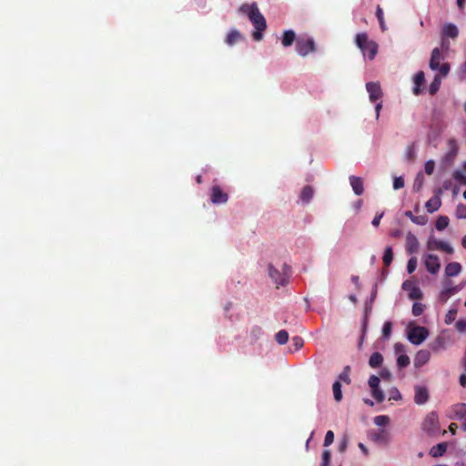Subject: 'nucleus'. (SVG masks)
Returning <instances> with one entry per match:
<instances>
[{
	"label": "nucleus",
	"mask_w": 466,
	"mask_h": 466,
	"mask_svg": "<svg viewBox=\"0 0 466 466\" xmlns=\"http://www.w3.org/2000/svg\"><path fill=\"white\" fill-rule=\"evenodd\" d=\"M456 216L458 218H466V206L460 204L456 208Z\"/></svg>",
	"instance_id": "42"
},
{
	"label": "nucleus",
	"mask_w": 466,
	"mask_h": 466,
	"mask_svg": "<svg viewBox=\"0 0 466 466\" xmlns=\"http://www.w3.org/2000/svg\"><path fill=\"white\" fill-rule=\"evenodd\" d=\"M424 264L428 272L433 275L437 274L441 268L439 258L433 254H428L425 257Z\"/></svg>",
	"instance_id": "11"
},
{
	"label": "nucleus",
	"mask_w": 466,
	"mask_h": 466,
	"mask_svg": "<svg viewBox=\"0 0 466 466\" xmlns=\"http://www.w3.org/2000/svg\"><path fill=\"white\" fill-rule=\"evenodd\" d=\"M242 35L240 34V32L237 29H232L230 30L228 35H227V37H226V43L228 45V46H233L237 43H238L239 41L242 40Z\"/></svg>",
	"instance_id": "19"
},
{
	"label": "nucleus",
	"mask_w": 466,
	"mask_h": 466,
	"mask_svg": "<svg viewBox=\"0 0 466 466\" xmlns=\"http://www.w3.org/2000/svg\"><path fill=\"white\" fill-rule=\"evenodd\" d=\"M439 243H441V240H437V239H430L428 241V249L430 250H435V249H439Z\"/></svg>",
	"instance_id": "51"
},
{
	"label": "nucleus",
	"mask_w": 466,
	"mask_h": 466,
	"mask_svg": "<svg viewBox=\"0 0 466 466\" xmlns=\"http://www.w3.org/2000/svg\"><path fill=\"white\" fill-rule=\"evenodd\" d=\"M404 187V180L401 177H395L393 180V188L400 189Z\"/></svg>",
	"instance_id": "50"
},
{
	"label": "nucleus",
	"mask_w": 466,
	"mask_h": 466,
	"mask_svg": "<svg viewBox=\"0 0 466 466\" xmlns=\"http://www.w3.org/2000/svg\"><path fill=\"white\" fill-rule=\"evenodd\" d=\"M350 182L354 193L357 196L362 195L364 191L362 179L359 177L350 176Z\"/></svg>",
	"instance_id": "17"
},
{
	"label": "nucleus",
	"mask_w": 466,
	"mask_h": 466,
	"mask_svg": "<svg viewBox=\"0 0 466 466\" xmlns=\"http://www.w3.org/2000/svg\"><path fill=\"white\" fill-rule=\"evenodd\" d=\"M383 357L380 352H374L370 355L369 365L371 368H378L382 364Z\"/></svg>",
	"instance_id": "26"
},
{
	"label": "nucleus",
	"mask_w": 466,
	"mask_h": 466,
	"mask_svg": "<svg viewBox=\"0 0 466 466\" xmlns=\"http://www.w3.org/2000/svg\"><path fill=\"white\" fill-rule=\"evenodd\" d=\"M228 199V194L223 192L219 186L212 187L210 200L213 204H224Z\"/></svg>",
	"instance_id": "13"
},
{
	"label": "nucleus",
	"mask_w": 466,
	"mask_h": 466,
	"mask_svg": "<svg viewBox=\"0 0 466 466\" xmlns=\"http://www.w3.org/2000/svg\"><path fill=\"white\" fill-rule=\"evenodd\" d=\"M451 419L462 420L461 430L466 432V403H457L451 406Z\"/></svg>",
	"instance_id": "10"
},
{
	"label": "nucleus",
	"mask_w": 466,
	"mask_h": 466,
	"mask_svg": "<svg viewBox=\"0 0 466 466\" xmlns=\"http://www.w3.org/2000/svg\"><path fill=\"white\" fill-rule=\"evenodd\" d=\"M332 390L334 399L336 401H340L342 400V391H341V384L339 380H337L332 385Z\"/></svg>",
	"instance_id": "31"
},
{
	"label": "nucleus",
	"mask_w": 466,
	"mask_h": 466,
	"mask_svg": "<svg viewBox=\"0 0 466 466\" xmlns=\"http://www.w3.org/2000/svg\"><path fill=\"white\" fill-rule=\"evenodd\" d=\"M438 246H439V250L445 251L448 254L453 253L452 247L450 244H448L447 242L441 241V243H439Z\"/></svg>",
	"instance_id": "44"
},
{
	"label": "nucleus",
	"mask_w": 466,
	"mask_h": 466,
	"mask_svg": "<svg viewBox=\"0 0 466 466\" xmlns=\"http://www.w3.org/2000/svg\"><path fill=\"white\" fill-rule=\"evenodd\" d=\"M314 190L311 186H305L300 193V199L304 203H309L313 198Z\"/></svg>",
	"instance_id": "23"
},
{
	"label": "nucleus",
	"mask_w": 466,
	"mask_h": 466,
	"mask_svg": "<svg viewBox=\"0 0 466 466\" xmlns=\"http://www.w3.org/2000/svg\"><path fill=\"white\" fill-rule=\"evenodd\" d=\"M450 151L447 153V157H453L457 154L458 147L454 139L449 140Z\"/></svg>",
	"instance_id": "37"
},
{
	"label": "nucleus",
	"mask_w": 466,
	"mask_h": 466,
	"mask_svg": "<svg viewBox=\"0 0 466 466\" xmlns=\"http://www.w3.org/2000/svg\"><path fill=\"white\" fill-rule=\"evenodd\" d=\"M430 360V352L425 350H421L417 352L415 359H414V364L416 367H420L424 365L428 360Z\"/></svg>",
	"instance_id": "20"
},
{
	"label": "nucleus",
	"mask_w": 466,
	"mask_h": 466,
	"mask_svg": "<svg viewBox=\"0 0 466 466\" xmlns=\"http://www.w3.org/2000/svg\"><path fill=\"white\" fill-rule=\"evenodd\" d=\"M292 343H293V346L295 347V350H299L303 347L304 340L302 338H300L299 336H295L292 338Z\"/></svg>",
	"instance_id": "45"
},
{
	"label": "nucleus",
	"mask_w": 466,
	"mask_h": 466,
	"mask_svg": "<svg viewBox=\"0 0 466 466\" xmlns=\"http://www.w3.org/2000/svg\"><path fill=\"white\" fill-rule=\"evenodd\" d=\"M376 16H377L379 21L384 20L383 11H382V8L380 5H378L377 9H376Z\"/></svg>",
	"instance_id": "56"
},
{
	"label": "nucleus",
	"mask_w": 466,
	"mask_h": 466,
	"mask_svg": "<svg viewBox=\"0 0 466 466\" xmlns=\"http://www.w3.org/2000/svg\"><path fill=\"white\" fill-rule=\"evenodd\" d=\"M240 11L247 14L249 20L252 22L256 31L253 33V38L256 41H260L262 39V32L267 27L266 19L263 15L259 12L258 5L253 3L251 5H242L240 6Z\"/></svg>",
	"instance_id": "1"
},
{
	"label": "nucleus",
	"mask_w": 466,
	"mask_h": 466,
	"mask_svg": "<svg viewBox=\"0 0 466 466\" xmlns=\"http://www.w3.org/2000/svg\"><path fill=\"white\" fill-rule=\"evenodd\" d=\"M443 339L441 337H438L437 339L431 344V350L437 351L441 347H442Z\"/></svg>",
	"instance_id": "52"
},
{
	"label": "nucleus",
	"mask_w": 466,
	"mask_h": 466,
	"mask_svg": "<svg viewBox=\"0 0 466 466\" xmlns=\"http://www.w3.org/2000/svg\"><path fill=\"white\" fill-rule=\"evenodd\" d=\"M349 371H350V367L347 366L344 370L339 374V379L342 381H344L345 383L347 384H350L351 382L350 380V375H349Z\"/></svg>",
	"instance_id": "41"
},
{
	"label": "nucleus",
	"mask_w": 466,
	"mask_h": 466,
	"mask_svg": "<svg viewBox=\"0 0 466 466\" xmlns=\"http://www.w3.org/2000/svg\"><path fill=\"white\" fill-rule=\"evenodd\" d=\"M296 34L293 30H286L283 33L281 43L284 47L290 46L296 41Z\"/></svg>",
	"instance_id": "22"
},
{
	"label": "nucleus",
	"mask_w": 466,
	"mask_h": 466,
	"mask_svg": "<svg viewBox=\"0 0 466 466\" xmlns=\"http://www.w3.org/2000/svg\"><path fill=\"white\" fill-rule=\"evenodd\" d=\"M389 400H401L400 392L396 388L390 390Z\"/></svg>",
	"instance_id": "49"
},
{
	"label": "nucleus",
	"mask_w": 466,
	"mask_h": 466,
	"mask_svg": "<svg viewBox=\"0 0 466 466\" xmlns=\"http://www.w3.org/2000/svg\"><path fill=\"white\" fill-rule=\"evenodd\" d=\"M423 184V177L418 176L414 184H413V190L420 191Z\"/></svg>",
	"instance_id": "54"
},
{
	"label": "nucleus",
	"mask_w": 466,
	"mask_h": 466,
	"mask_svg": "<svg viewBox=\"0 0 466 466\" xmlns=\"http://www.w3.org/2000/svg\"><path fill=\"white\" fill-rule=\"evenodd\" d=\"M441 86V77L436 75L434 79L432 80V82L431 83L430 85V87H429V92L431 95H434L437 93V91L439 90Z\"/></svg>",
	"instance_id": "32"
},
{
	"label": "nucleus",
	"mask_w": 466,
	"mask_h": 466,
	"mask_svg": "<svg viewBox=\"0 0 466 466\" xmlns=\"http://www.w3.org/2000/svg\"><path fill=\"white\" fill-rule=\"evenodd\" d=\"M434 167H435L434 161L433 160H428L425 163V167H424L426 174L431 175L433 173V171H434Z\"/></svg>",
	"instance_id": "47"
},
{
	"label": "nucleus",
	"mask_w": 466,
	"mask_h": 466,
	"mask_svg": "<svg viewBox=\"0 0 466 466\" xmlns=\"http://www.w3.org/2000/svg\"><path fill=\"white\" fill-rule=\"evenodd\" d=\"M457 429H458V426H457V424H456V423H454V422L451 423V424H450V426H449V431H450L451 432V434H453V435L456 433Z\"/></svg>",
	"instance_id": "60"
},
{
	"label": "nucleus",
	"mask_w": 466,
	"mask_h": 466,
	"mask_svg": "<svg viewBox=\"0 0 466 466\" xmlns=\"http://www.w3.org/2000/svg\"><path fill=\"white\" fill-rule=\"evenodd\" d=\"M459 31L455 25L448 24L443 27V35L447 37L456 38L458 36Z\"/></svg>",
	"instance_id": "25"
},
{
	"label": "nucleus",
	"mask_w": 466,
	"mask_h": 466,
	"mask_svg": "<svg viewBox=\"0 0 466 466\" xmlns=\"http://www.w3.org/2000/svg\"><path fill=\"white\" fill-rule=\"evenodd\" d=\"M380 378L376 375H371L369 379V386L371 390L372 397L377 402L381 403L385 400L384 392L380 389Z\"/></svg>",
	"instance_id": "8"
},
{
	"label": "nucleus",
	"mask_w": 466,
	"mask_h": 466,
	"mask_svg": "<svg viewBox=\"0 0 466 466\" xmlns=\"http://www.w3.org/2000/svg\"><path fill=\"white\" fill-rule=\"evenodd\" d=\"M380 376H381L383 379H389V378H390V372H389L388 370H382V371L380 372Z\"/></svg>",
	"instance_id": "62"
},
{
	"label": "nucleus",
	"mask_w": 466,
	"mask_h": 466,
	"mask_svg": "<svg viewBox=\"0 0 466 466\" xmlns=\"http://www.w3.org/2000/svg\"><path fill=\"white\" fill-rule=\"evenodd\" d=\"M425 81V76L422 71H419L415 76H414V87H413V93L414 95L418 96L420 94V86L424 84Z\"/></svg>",
	"instance_id": "21"
},
{
	"label": "nucleus",
	"mask_w": 466,
	"mask_h": 466,
	"mask_svg": "<svg viewBox=\"0 0 466 466\" xmlns=\"http://www.w3.org/2000/svg\"><path fill=\"white\" fill-rule=\"evenodd\" d=\"M429 331L426 328L417 326L410 329L408 334L409 340L415 345H420L428 337Z\"/></svg>",
	"instance_id": "7"
},
{
	"label": "nucleus",
	"mask_w": 466,
	"mask_h": 466,
	"mask_svg": "<svg viewBox=\"0 0 466 466\" xmlns=\"http://www.w3.org/2000/svg\"><path fill=\"white\" fill-rule=\"evenodd\" d=\"M457 1V5L460 9H462L464 7V3L466 0H456Z\"/></svg>",
	"instance_id": "63"
},
{
	"label": "nucleus",
	"mask_w": 466,
	"mask_h": 466,
	"mask_svg": "<svg viewBox=\"0 0 466 466\" xmlns=\"http://www.w3.org/2000/svg\"><path fill=\"white\" fill-rule=\"evenodd\" d=\"M407 157L409 160H413L415 157V151L413 147H410L407 152Z\"/></svg>",
	"instance_id": "58"
},
{
	"label": "nucleus",
	"mask_w": 466,
	"mask_h": 466,
	"mask_svg": "<svg viewBox=\"0 0 466 466\" xmlns=\"http://www.w3.org/2000/svg\"><path fill=\"white\" fill-rule=\"evenodd\" d=\"M366 89L371 102H376L382 96L380 85L377 82H369L366 84Z\"/></svg>",
	"instance_id": "12"
},
{
	"label": "nucleus",
	"mask_w": 466,
	"mask_h": 466,
	"mask_svg": "<svg viewBox=\"0 0 466 466\" xmlns=\"http://www.w3.org/2000/svg\"><path fill=\"white\" fill-rule=\"evenodd\" d=\"M393 260V250L391 247H386L382 258L383 265L389 267Z\"/></svg>",
	"instance_id": "28"
},
{
	"label": "nucleus",
	"mask_w": 466,
	"mask_h": 466,
	"mask_svg": "<svg viewBox=\"0 0 466 466\" xmlns=\"http://www.w3.org/2000/svg\"><path fill=\"white\" fill-rule=\"evenodd\" d=\"M461 78L466 77V61L460 67Z\"/></svg>",
	"instance_id": "57"
},
{
	"label": "nucleus",
	"mask_w": 466,
	"mask_h": 466,
	"mask_svg": "<svg viewBox=\"0 0 466 466\" xmlns=\"http://www.w3.org/2000/svg\"><path fill=\"white\" fill-rule=\"evenodd\" d=\"M429 391L426 387L416 386L414 401L418 405H423L429 400Z\"/></svg>",
	"instance_id": "15"
},
{
	"label": "nucleus",
	"mask_w": 466,
	"mask_h": 466,
	"mask_svg": "<svg viewBox=\"0 0 466 466\" xmlns=\"http://www.w3.org/2000/svg\"><path fill=\"white\" fill-rule=\"evenodd\" d=\"M442 60V56L441 51L438 47H435L431 52V56L430 59V67L432 70H439L440 74L442 76H446L450 72V65L448 63H443L441 65V61Z\"/></svg>",
	"instance_id": "4"
},
{
	"label": "nucleus",
	"mask_w": 466,
	"mask_h": 466,
	"mask_svg": "<svg viewBox=\"0 0 466 466\" xmlns=\"http://www.w3.org/2000/svg\"><path fill=\"white\" fill-rule=\"evenodd\" d=\"M356 45L364 56L368 55L370 60L377 55L378 45L374 41H370L366 33H360L356 35Z\"/></svg>",
	"instance_id": "2"
},
{
	"label": "nucleus",
	"mask_w": 466,
	"mask_h": 466,
	"mask_svg": "<svg viewBox=\"0 0 466 466\" xmlns=\"http://www.w3.org/2000/svg\"><path fill=\"white\" fill-rule=\"evenodd\" d=\"M410 364V358L407 355H400L397 359L399 368H406Z\"/></svg>",
	"instance_id": "36"
},
{
	"label": "nucleus",
	"mask_w": 466,
	"mask_h": 466,
	"mask_svg": "<svg viewBox=\"0 0 466 466\" xmlns=\"http://www.w3.org/2000/svg\"><path fill=\"white\" fill-rule=\"evenodd\" d=\"M381 108H382V104H381V102L377 103V104H376V106H375L376 118H377V119H378V118H379V116H380V112Z\"/></svg>",
	"instance_id": "59"
},
{
	"label": "nucleus",
	"mask_w": 466,
	"mask_h": 466,
	"mask_svg": "<svg viewBox=\"0 0 466 466\" xmlns=\"http://www.w3.org/2000/svg\"><path fill=\"white\" fill-rule=\"evenodd\" d=\"M441 193H442L441 188L436 189L435 196L426 202L425 207H426L428 212L432 213L441 208V201L440 198V195H441Z\"/></svg>",
	"instance_id": "14"
},
{
	"label": "nucleus",
	"mask_w": 466,
	"mask_h": 466,
	"mask_svg": "<svg viewBox=\"0 0 466 466\" xmlns=\"http://www.w3.org/2000/svg\"><path fill=\"white\" fill-rule=\"evenodd\" d=\"M458 291L457 287H446L443 290H441L440 294V299L441 301H447L449 298Z\"/></svg>",
	"instance_id": "27"
},
{
	"label": "nucleus",
	"mask_w": 466,
	"mask_h": 466,
	"mask_svg": "<svg viewBox=\"0 0 466 466\" xmlns=\"http://www.w3.org/2000/svg\"><path fill=\"white\" fill-rule=\"evenodd\" d=\"M453 177L456 181H458L460 184L461 185H465L466 186V175L462 172V171H460V170H456L454 173H453Z\"/></svg>",
	"instance_id": "38"
},
{
	"label": "nucleus",
	"mask_w": 466,
	"mask_h": 466,
	"mask_svg": "<svg viewBox=\"0 0 466 466\" xmlns=\"http://www.w3.org/2000/svg\"><path fill=\"white\" fill-rule=\"evenodd\" d=\"M451 185V182L450 180L445 181V182L443 183V187H444V189H445V190H448V189L450 188Z\"/></svg>",
	"instance_id": "64"
},
{
	"label": "nucleus",
	"mask_w": 466,
	"mask_h": 466,
	"mask_svg": "<svg viewBox=\"0 0 466 466\" xmlns=\"http://www.w3.org/2000/svg\"><path fill=\"white\" fill-rule=\"evenodd\" d=\"M417 268V258L411 257L407 263V271L409 274H411L415 271Z\"/></svg>",
	"instance_id": "39"
},
{
	"label": "nucleus",
	"mask_w": 466,
	"mask_h": 466,
	"mask_svg": "<svg viewBox=\"0 0 466 466\" xmlns=\"http://www.w3.org/2000/svg\"><path fill=\"white\" fill-rule=\"evenodd\" d=\"M289 340V333L285 330V329H282V330H279L277 334H276V341L279 344V345H284L288 342Z\"/></svg>",
	"instance_id": "33"
},
{
	"label": "nucleus",
	"mask_w": 466,
	"mask_h": 466,
	"mask_svg": "<svg viewBox=\"0 0 466 466\" xmlns=\"http://www.w3.org/2000/svg\"><path fill=\"white\" fill-rule=\"evenodd\" d=\"M456 328L460 332H466V319H460L456 322Z\"/></svg>",
	"instance_id": "53"
},
{
	"label": "nucleus",
	"mask_w": 466,
	"mask_h": 466,
	"mask_svg": "<svg viewBox=\"0 0 466 466\" xmlns=\"http://www.w3.org/2000/svg\"><path fill=\"white\" fill-rule=\"evenodd\" d=\"M382 217H383V213L377 214V215L374 217V218L372 219V222H371V223H372V225H373L374 227H378V226L380 225V219H381V218H382Z\"/></svg>",
	"instance_id": "55"
},
{
	"label": "nucleus",
	"mask_w": 466,
	"mask_h": 466,
	"mask_svg": "<svg viewBox=\"0 0 466 466\" xmlns=\"http://www.w3.org/2000/svg\"><path fill=\"white\" fill-rule=\"evenodd\" d=\"M421 429L430 436H435L440 433L441 427L439 417L436 411H431L423 420Z\"/></svg>",
	"instance_id": "3"
},
{
	"label": "nucleus",
	"mask_w": 466,
	"mask_h": 466,
	"mask_svg": "<svg viewBox=\"0 0 466 466\" xmlns=\"http://www.w3.org/2000/svg\"><path fill=\"white\" fill-rule=\"evenodd\" d=\"M316 46L313 38L311 37H299L296 40V51L301 56H306L310 53L315 52Z\"/></svg>",
	"instance_id": "5"
},
{
	"label": "nucleus",
	"mask_w": 466,
	"mask_h": 466,
	"mask_svg": "<svg viewBox=\"0 0 466 466\" xmlns=\"http://www.w3.org/2000/svg\"><path fill=\"white\" fill-rule=\"evenodd\" d=\"M289 270L287 265L283 266V272H279L272 265L268 266V275L277 285L284 286L287 283Z\"/></svg>",
	"instance_id": "6"
},
{
	"label": "nucleus",
	"mask_w": 466,
	"mask_h": 466,
	"mask_svg": "<svg viewBox=\"0 0 466 466\" xmlns=\"http://www.w3.org/2000/svg\"><path fill=\"white\" fill-rule=\"evenodd\" d=\"M405 216L408 217L412 222L418 225H424L427 222L425 216H414L411 211H406Z\"/></svg>",
	"instance_id": "29"
},
{
	"label": "nucleus",
	"mask_w": 466,
	"mask_h": 466,
	"mask_svg": "<svg viewBox=\"0 0 466 466\" xmlns=\"http://www.w3.org/2000/svg\"><path fill=\"white\" fill-rule=\"evenodd\" d=\"M334 441V433L332 431H328L324 439V446H329Z\"/></svg>",
	"instance_id": "46"
},
{
	"label": "nucleus",
	"mask_w": 466,
	"mask_h": 466,
	"mask_svg": "<svg viewBox=\"0 0 466 466\" xmlns=\"http://www.w3.org/2000/svg\"><path fill=\"white\" fill-rule=\"evenodd\" d=\"M330 457H331L330 451L329 450H325L322 452V461H321L320 466H328L330 461Z\"/></svg>",
	"instance_id": "43"
},
{
	"label": "nucleus",
	"mask_w": 466,
	"mask_h": 466,
	"mask_svg": "<svg viewBox=\"0 0 466 466\" xmlns=\"http://www.w3.org/2000/svg\"><path fill=\"white\" fill-rule=\"evenodd\" d=\"M456 315H457V310L456 309H450L448 311L447 315H446L445 322L447 324L451 323L455 319Z\"/></svg>",
	"instance_id": "48"
},
{
	"label": "nucleus",
	"mask_w": 466,
	"mask_h": 466,
	"mask_svg": "<svg viewBox=\"0 0 466 466\" xmlns=\"http://www.w3.org/2000/svg\"><path fill=\"white\" fill-rule=\"evenodd\" d=\"M392 331V324L390 321H386L382 328V335L385 339H388Z\"/></svg>",
	"instance_id": "40"
},
{
	"label": "nucleus",
	"mask_w": 466,
	"mask_h": 466,
	"mask_svg": "<svg viewBox=\"0 0 466 466\" xmlns=\"http://www.w3.org/2000/svg\"><path fill=\"white\" fill-rule=\"evenodd\" d=\"M450 219L446 216H441L435 222V228L437 230L441 231L445 229L449 225Z\"/></svg>",
	"instance_id": "30"
},
{
	"label": "nucleus",
	"mask_w": 466,
	"mask_h": 466,
	"mask_svg": "<svg viewBox=\"0 0 466 466\" xmlns=\"http://www.w3.org/2000/svg\"><path fill=\"white\" fill-rule=\"evenodd\" d=\"M461 271V265L459 262H450L445 267V274L448 277H455Z\"/></svg>",
	"instance_id": "18"
},
{
	"label": "nucleus",
	"mask_w": 466,
	"mask_h": 466,
	"mask_svg": "<svg viewBox=\"0 0 466 466\" xmlns=\"http://www.w3.org/2000/svg\"><path fill=\"white\" fill-rule=\"evenodd\" d=\"M446 450H447V443L441 442V443H439V444L433 446L431 449L430 454L435 458L440 457L445 453Z\"/></svg>",
	"instance_id": "24"
},
{
	"label": "nucleus",
	"mask_w": 466,
	"mask_h": 466,
	"mask_svg": "<svg viewBox=\"0 0 466 466\" xmlns=\"http://www.w3.org/2000/svg\"><path fill=\"white\" fill-rule=\"evenodd\" d=\"M402 289L408 292L409 299H421L423 293L420 289L417 286L416 282L411 279H407L402 283Z\"/></svg>",
	"instance_id": "9"
},
{
	"label": "nucleus",
	"mask_w": 466,
	"mask_h": 466,
	"mask_svg": "<svg viewBox=\"0 0 466 466\" xmlns=\"http://www.w3.org/2000/svg\"><path fill=\"white\" fill-rule=\"evenodd\" d=\"M460 384L462 387H466V372L460 376Z\"/></svg>",
	"instance_id": "61"
},
{
	"label": "nucleus",
	"mask_w": 466,
	"mask_h": 466,
	"mask_svg": "<svg viewBox=\"0 0 466 466\" xmlns=\"http://www.w3.org/2000/svg\"><path fill=\"white\" fill-rule=\"evenodd\" d=\"M390 422V419L388 416L386 415H379V416H376L374 418V423L377 425V426H385L387 425L388 423Z\"/></svg>",
	"instance_id": "35"
},
{
	"label": "nucleus",
	"mask_w": 466,
	"mask_h": 466,
	"mask_svg": "<svg viewBox=\"0 0 466 466\" xmlns=\"http://www.w3.org/2000/svg\"><path fill=\"white\" fill-rule=\"evenodd\" d=\"M406 251L409 254L416 253L419 249V240L417 237L411 232H408L406 235Z\"/></svg>",
	"instance_id": "16"
},
{
	"label": "nucleus",
	"mask_w": 466,
	"mask_h": 466,
	"mask_svg": "<svg viewBox=\"0 0 466 466\" xmlns=\"http://www.w3.org/2000/svg\"><path fill=\"white\" fill-rule=\"evenodd\" d=\"M425 309V305L420 302H415L412 305V314L416 317L422 314Z\"/></svg>",
	"instance_id": "34"
}]
</instances>
